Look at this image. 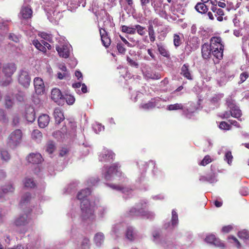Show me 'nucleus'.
<instances>
[{"label": "nucleus", "instance_id": "cd10ccee", "mask_svg": "<svg viewBox=\"0 0 249 249\" xmlns=\"http://www.w3.org/2000/svg\"><path fill=\"white\" fill-rule=\"evenodd\" d=\"M136 232L134 230V228L132 227H128L126 231V238L132 241L134 239L135 237Z\"/></svg>", "mask_w": 249, "mask_h": 249}, {"label": "nucleus", "instance_id": "680f3d73", "mask_svg": "<svg viewBox=\"0 0 249 249\" xmlns=\"http://www.w3.org/2000/svg\"><path fill=\"white\" fill-rule=\"evenodd\" d=\"M0 121L5 123L7 122L4 110L0 109Z\"/></svg>", "mask_w": 249, "mask_h": 249}, {"label": "nucleus", "instance_id": "f03ea898", "mask_svg": "<svg viewBox=\"0 0 249 249\" xmlns=\"http://www.w3.org/2000/svg\"><path fill=\"white\" fill-rule=\"evenodd\" d=\"M212 48V54L217 60L223 58L224 45L220 37L214 36L211 38L210 45Z\"/></svg>", "mask_w": 249, "mask_h": 249}, {"label": "nucleus", "instance_id": "864d4df0", "mask_svg": "<svg viewBox=\"0 0 249 249\" xmlns=\"http://www.w3.org/2000/svg\"><path fill=\"white\" fill-rule=\"evenodd\" d=\"M66 100L68 104L71 105L74 103L75 99L73 96L67 95H66Z\"/></svg>", "mask_w": 249, "mask_h": 249}, {"label": "nucleus", "instance_id": "4d7b16f0", "mask_svg": "<svg viewBox=\"0 0 249 249\" xmlns=\"http://www.w3.org/2000/svg\"><path fill=\"white\" fill-rule=\"evenodd\" d=\"M93 128L94 130V131L98 133L101 131L102 130H104V126H102L101 124H96L94 125Z\"/></svg>", "mask_w": 249, "mask_h": 249}, {"label": "nucleus", "instance_id": "aec40b11", "mask_svg": "<svg viewBox=\"0 0 249 249\" xmlns=\"http://www.w3.org/2000/svg\"><path fill=\"white\" fill-rule=\"evenodd\" d=\"M231 109V115L232 117L238 119L241 116V111L239 107L234 105H229Z\"/></svg>", "mask_w": 249, "mask_h": 249}, {"label": "nucleus", "instance_id": "4468645a", "mask_svg": "<svg viewBox=\"0 0 249 249\" xmlns=\"http://www.w3.org/2000/svg\"><path fill=\"white\" fill-rule=\"evenodd\" d=\"M114 157V154L111 151L104 149V152L99 157V160L102 162H109Z\"/></svg>", "mask_w": 249, "mask_h": 249}, {"label": "nucleus", "instance_id": "0e129e2a", "mask_svg": "<svg viewBox=\"0 0 249 249\" xmlns=\"http://www.w3.org/2000/svg\"><path fill=\"white\" fill-rule=\"evenodd\" d=\"M231 116V111H225L223 113L219 115L220 117H221L223 119H227L228 118Z\"/></svg>", "mask_w": 249, "mask_h": 249}, {"label": "nucleus", "instance_id": "bf43d9fd", "mask_svg": "<svg viewBox=\"0 0 249 249\" xmlns=\"http://www.w3.org/2000/svg\"><path fill=\"white\" fill-rule=\"evenodd\" d=\"M141 4L143 10H146L147 8V5L149 3L151 0H140Z\"/></svg>", "mask_w": 249, "mask_h": 249}, {"label": "nucleus", "instance_id": "dca6fc26", "mask_svg": "<svg viewBox=\"0 0 249 249\" xmlns=\"http://www.w3.org/2000/svg\"><path fill=\"white\" fill-rule=\"evenodd\" d=\"M49 20L55 24H57L58 21L62 18V14L59 11L54 10L52 14L48 15Z\"/></svg>", "mask_w": 249, "mask_h": 249}, {"label": "nucleus", "instance_id": "c85d7f7f", "mask_svg": "<svg viewBox=\"0 0 249 249\" xmlns=\"http://www.w3.org/2000/svg\"><path fill=\"white\" fill-rule=\"evenodd\" d=\"M158 51L163 56L169 58L170 56L169 51L167 50L166 47L164 46L157 45Z\"/></svg>", "mask_w": 249, "mask_h": 249}, {"label": "nucleus", "instance_id": "3c124183", "mask_svg": "<svg viewBox=\"0 0 249 249\" xmlns=\"http://www.w3.org/2000/svg\"><path fill=\"white\" fill-rule=\"evenodd\" d=\"M232 158L233 157L231 152L228 151L226 153L225 155V160L227 161L229 164H231V163Z\"/></svg>", "mask_w": 249, "mask_h": 249}, {"label": "nucleus", "instance_id": "09e8293b", "mask_svg": "<svg viewBox=\"0 0 249 249\" xmlns=\"http://www.w3.org/2000/svg\"><path fill=\"white\" fill-rule=\"evenodd\" d=\"M221 129L230 130L231 128V125L225 122H221L219 125Z\"/></svg>", "mask_w": 249, "mask_h": 249}, {"label": "nucleus", "instance_id": "4c0bfd02", "mask_svg": "<svg viewBox=\"0 0 249 249\" xmlns=\"http://www.w3.org/2000/svg\"><path fill=\"white\" fill-rule=\"evenodd\" d=\"M156 107V104L154 102H149L147 103L142 104L141 107L145 110H149L154 108Z\"/></svg>", "mask_w": 249, "mask_h": 249}, {"label": "nucleus", "instance_id": "9b49d317", "mask_svg": "<svg viewBox=\"0 0 249 249\" xmlns=\"http://www.w3.org/2000/svg\"><path fill=\"white\" fill-rule=\"evenodd\" d=\"M32 10L28 5H23L20 12V15L23 19L30 18L32 16Z\"/></svg>", "mask_w": 249, "mask_h": 249}, {"label": "nucleus", "instance_id": "7ed1b4c3", "mask_svg": "<svg viewBox=\"0 0 249 249\" xmlns=\"http://www.w3.org/2000/svg\"><path fill=\"white\" fill-rule=\"evenodd\" d=\"M16 70V67L13 63H8L3 67L2 71L6 77L5 80L0 81V84L2 86H7L12 82L11 76Z\"/></svg>", "mask_w": 249, "mask_h": 249}, {"label": "nucleus", "instance_id": "ea45409f", "mask_svg": "<svg viewBox=\"0 0 249 249\" xmlns=\"http://www.w3.org/2000/svg\"><path fill=\"white\" fill-rule=\"evenodd\" d=\"M173 42L174 46L177 48L181 44L180 36L178 34H174L173 36Z\"/></svg>", "mask_w": 249, "mask_h": 249}, {"label": "nucleus", "instance_id": "c03bdc74", "mask_svg": "<svg viewBox=\"0 0 249 249\" xmlns=\"http://www.w3.org/2000/svg\"><path fill=\"white\" fill-rule=\"evenodd\" d=\"M238 237L242 239H247L249 238V232L246 230L238 232Z\"/></svg>", "mask_w": 249, "mask_h": 249}, {"label": "nucleus", "instance_id": "338daca9", "mask_svg": "<svg viewBox=\"0 0 249 249\" xmlns=\"http://www.w3.org/2000/svg\"><path fill=\"white\" fill-rule=\"evenodd\" d=\"M232 229V227L230 225H228L227 226H225L223 227L222 229V231L224 232H230Z\"/></svg>", "mask_w": 249, "mask_h": 249}, {"label": "nucleus", "instance_id": "5701e85b", "mask_svg": "<svg viewBox=\"0 0 249 249\" xmlns=\"http://www.w3.org/2000/svg\"><path fill=\"white\" fill-rule=\"evenodd\" d=\"M144 76L147 79H151L153 80H158L161 77V74L159 72L150 71H146Z\"/></svg>", "mask_w": 249, "mask_h": 249}, {"label": "nucleus", "instance_id": "2f4dec72", "mask_svg": "<svg viewBox=\"0 0 249 249\" xmlns=\"http://www.w3.org/2000/svg\"><path fill=\"white\" fill-rule=\"evenodd\" d=\"M121 31L126 34H135V30L134 27H129L126 25H123L121 26Z\"/></svg>", "mask_w": 249, "mask_h": 249}, {"label": "nucleus", "instance_id": "2eb2a0df", "mask_svg": "<svg viewBox=\"0 0 249 249\" xmlns=\"http://www.w3.org/2000/svg\"><path fill=\"white\" fill-rule=\"evenodd\" d=\"M205 241L206 242L213 244L215 246L217 247H223L224 245L222 242L219 239H217L215 238L214 235L211 234L208 235L206 238Z\"/></svg>", "mask_w": 249, "mask_h": 249}, {"label": "nucleus", "instance_id": "f704fd0d", "mask_svg": "<svg viewBox=\"0 0 249 249\" xmlns=\"http://www.w3.org/2000/svg\"><path fill=\"white\" fill-rule=\"evenodd\" d=\"M183 106L181 104H175L173 105H170L167 107V109L169 110H175L178 109H183Z\"/></svg>", "mask_w": 249, "mask_h": 249}, {"label": "nucleus", "instance_id": "603ef678", "mask_svg": "<svg viewBox=\"0 0 249 249\" xmlns=\"http://www.w3.org/2000/svg\"><path fill=\"white\" fill-rule=\"evenodd\" d=\"M1 158L2 160L7 161L10 159V155L7 151L2 150L1 151Z\"/></svg>", "mask_w": 249, "mask_h": 249}, {"label": "nucleus", "instance_id": "6e6d98bb", "mask_svg": "<svg viewBox=\"0 0 249 249\" xmlns=\"http://www.w3.org/2000/svg\"><path fill=\"white\" fill-rule=\"evenodd\" d=\"M13 105V99L10 97L7 96L5 98V105L7 107L9 108L12 107Z\"/></svg>", "mask_w": 249, "mask_h": 249}, {"label": "nucleus", "instance_id": "69168bd1", "mask_svg": "<svg viewBox=\"0 0 249 249\" xmlns=\"http://www.w3.org/2000/svg\"><path fill=\"white\" fill-rule=\"evenodd\" d=\"M9 38L10 39H11L12 40L14 41L15 42H17L18 41V37L13 34H10L9 36Z\"/></svg>", "mask_w": 249, "mask_h": 249}, {"label": "nucleus", "instance_id": "e2e57ef3", "mask_svg": "<svg viewBox=\"0 0 249 249\" xmlns=\"http://www.w3.org/2000/svg\"><path fill=\"white\" fill-rule=\"evenodd\" d=\"M150 40L151 42H154L156 40L155 31L148 32Z\"/></svg>", "mask_w": 249, "mask_h": 249}, {"label": "nucleus", "instance_id": "a211bd4d", "mask_svg": "<svg viewBox=\"0 0 249 249\" xmlns=\"http://www.w3.org/2000/svg\"><path fill=\"white\" fill-rule=\"evenodd\" d=\"M53 116L55 123L57 124H60L64 119L63 114L62 113L60 108L59 107H57L54 109Z\"/></svg>", "mask_w": 249, "mask_h": 249}, {"label": "nucleus", "instance_id": "f8f14e48", "mask_svg": "<svg viewBox=\"0 0 249 249\" xmlns=\"http://www.w3.org/2000/svg\"><path fill=\"white\" fill-rule=\"evenodd\" d=\"M201 53L204 59H208L212 54V48L208 43H205L201 47Z\"/></svg>", "mask_w": 249, "mask_h": 249}, {"label": "nucleus", "instance_id": "c756f323", "mask_svg": "<svg viewBox=\"0 0 249 249\" xmlns=\"http://www.w3.org/2000/svg\"><path fill=\"white\" fill-rule=\"evenodd\" d=\"M33 44L38 50L44 53L46 52L47 49L46 47L42 44V40H41V42H40L37 40H34L33 41Z\"/></svg>", "mask_w": 249, "mask_h": 249}, {"label": "nucleus", "instance_id": "de8ad7c7", "mask_svg": "<svg viewBox=\"0 0 249 249\" xmlns=\"http://www.w3.org/2000/svg\"><path fill=\"white\" fill-rule=\"evenodd\" d=\"M126 60L129 64L132 67H135L136 68H138L139 67V64L137 62H136L135 60H133L130 58L129 56H127Z\"/></svg>", "mask_w": 249, "mask_h": 249}, {"label": "nucleus", "instance_id": "4be33fe9", "mask_svg": "<svg viewBox=\"0 0 249 249\" xmlns=\"http://www.w3.org/2000/svg\"><path fill=\"white\" fill-rule=\"evenodd\" d=\"M189 67L188 64H184L181 68V74L188 79L192 80V77Z\"/></svg>", "mask_w": 249, "mask_h": 249}, {"label": "nucleus", "instance_id": "412c9836", "mask_svg": "<svg viewBox=\"0 0 249 249\" xmlns=\"http://www.w3.org/2000/svg\"><path fill=\"white\" fill-rule=\"evenodd\" d=\"M105 239L104 235L102 232L97 233L94 237V242L98 247H100L104 243Z\"/></svg>", "mask_w": 249, "mask_h": 249}, {"label": "nucleus", "instance_id": "7c9ffc66", "mask_svg": "<svg viewBox=\"0 0 249 249\" xmlns=\"http://www.w3.org/2000/svg\"><path fill=\"white\" fill-rule=\"evenodd\" d=\"M223 97V95L222 94H215L211 99V103L217 107L219 105V101Z\"/></svg>", "mask_w": 249, "mask_h": 249}, {"label": "nucleus", "instance_id": "49530a36", "mask_svg": "<svg viewBox=\"0 0 249 249\" xmlns=\"http://www.w3.org/2000/svg\"><path fill=\"white\" fill-rule=\"evenodd\" d=\"M127 38L130 42L129 47H133L137 45L139 43V41L133 37L127 36Z\"/></svg>", "mask_w": 249, "mask_h": 249}, {"label": "nucleus", "instance_id": "6ab92c4d", "mask_svg": "<svg viewBox=\"0 0 249 249\" xmlns=\"http://www.w3.org/2000/svg\"><path fill=\"white\" fill-rule=\"evenodd\" d=\"M211 10L215 14V16H217V20L219 21H222L223 19V16L224 15V11L221 8H217L216 6H212Z\"/></svg>", "mask_w": 249, "mask_h": 249}, {"label": "nucleus", "instance_id": "f257e3e1", "mask_svg": "<svg viewBox=\"0 0 249 249\" xmlns=\"http://www.w3.org/2000/svg\"><path fill=\"white\" fill-rule=\"evenodd\" d=\"M89 188L81 190L77 194V198L81 201L82 216L84 220H93L94 218L93 208L91 207L87 196L90 194Z\"/></svg>", "mask_w": 249, "mask_h": 249}, {"label": "nucleus", "instance_id": "79ce46f5", "mask_svg": "<svg viewBox=\"0 0 249 249\" xmlns=\"http://www.w3.org/2000/svg\"><path fill=\"white\" fill-rule=\"evenodd\" d=\"M103 45L106 47L107 48L110 45L111 39L108 36H106L101 38Z\"/></svg>", "mask_w": 249, "mask_h": 249}, {"label": "nucleus", "instance_id": "39448f33", "mask_svg": "<svg viewBox=\"0 0 249 249\" xmlns=\"http://www.w3.org/2000/svg\"><path fill=\"white\" fill-rule=\"evenodd\" d=\"M145 206L140 208L138 206L137 208H133L130 211V215L131 216H142L143 218L153 219L155 217V214L150 211L144 210Z\"/></svg>", "mask_w": 249, "mask_h": 249}, {"label": "nucleus", "instance_id": "1a4fd4ad", "mask_svg": "<svg viewBox=\"0 0 249 249\" xmlns=\"http://www.w3.org/2000/svg\"><path fill=\"white\" fill-rule=\"evenodd\" d=\"M51 98L59 105L61 104L62 101L64 100L61 91L57 88H54L52 90Z\"/></svg>", "mask_w": 249, "mask_h": 249}, {"label": "nucleus", "instance_id": "6e6552de", "mask_svg": "<svg viewBox=\"0 0 249 249\" xmlns=\"http://www.w3.org/2000/svg\"><path fill=\"white\" fill-rule=\"evenodd\" d=\"M31 78L27 71L22 70L20 71L19 77L18 82L25 87H28L30 85Z\"/></svg>", "mask_w": 249, "mask_h": 249}, {"label": "nucleus", "instance_id": "0eeeda50", "mask_svg": "<svg viewBox=\"0 0 249 249\" xmlns=\"http://www.w3.org/2000/svg\"><path fill=\"white\" fill-rule=\"evenodd\" d=\"M70 45L64 42L56 45V50L59 55L63 58H68L70 55Z\"/></svg>", "mask_w": 249, "mask_h": 249}, {"label": "nucleus", "instance_id": "e433bc0d", "mask_svg": "<svg viewBox=\"0 0 249 249\" xmlns=\"http://www.w3.org/2000/svg\"><path fill=\"white\" fill-rule=\"evenodd\" d=\"M15 190L14 187L11 184H8L3 186L2 188V191L3 194H6L8 193H12Z\"/></svg>", "mask_w": 249, "mask_h": 249}, {"label": "nucleus", "instance_id": "8fccbe9b", "mask_svg": "<svg viewBox=\"0 0 249 249\" xmlns=\"http://www.w3.org/2000/svg\"><path fill=\"white\" fill-rule=\"evenodd\" d=\"M212 161V160L210 157L208 155L206 156L201 161L200 165L202 166H205L208 163H210Z\"/></svg>", "mask_w": 249, "mask_h": 249}, {"label": "nucleus", "instance_id": "774afa93", "mask_svg": "<svg viewBox=\"0 0 249 249\" xmlns=\"http://www.w3.org/2000/svg\"><path fill=\"white\" fill-rule=\"evenodd\" d=\"M75 75L79 80H83V76L82 73L79 71H76L75 72Z\"/></svg>", "mask_w": 249, "mask_h": 249}, {"label": "nucleus", "instance_id": "473e14b6", "mask_svg": "<svg viewBox=\"0 0 249 249\" xmlns=\"http://www.w3.org/2000/svg\"><path fill=\"white\" fill-rule=\"evenodd\" d=\"M24 184L27 188H32L35 186V183L32 178H26L24 181Z\"/></svg>", "mask_w": 249, "mask_h": 249}, {"label": "nucleus", "instance_id": "20e7f679", "mask_svg": "<svg viewBox=\"0 0 249 249\" xmlns=\"http://www.w3.org/2000/svg\"><path fill=\"white\" fill-rule=\"evenodd\" d=\"M22 133L20 129H16L13 131L9 136L7 144L11 148H15L21 142Z\"/></svg>", "mask_w": 249, "mask_h": 249}, {"label": "nucleus", "instance_id": "ddd939ff", "mask_svg": "<svg viewBox=\"0 0 249 249\" xmlns=\"http://www.w3.org/2000/svg\"><path fill=\"white\" fill-rule=\"evenodd\" d=\"M28 161L33 164H38L42 161V157L38 153H31L28 157Z\"/></svg>", "mask_w": 249, "mask_h": 249}, {"label": "nucleus", "instance_id": "f3484780", "mask_svg": "<svg viewBox=\"0 0 249 249\" xmlns=\"http://www.w3.org/2000/svg\"><path fill=\"white\" fill-rule=\"evenodd\" d=\"M50 122V117L46 114L41 115L38 119V125L41 128L46 127Z\"/></svg>", "mask_w": 249, "mask_h": 249}, {"label": "nucleus", "instance_id": "bb28decb", "mask_svg": "<svg viewBox=\"0 0 249 249\" xmlns=\"http://www.w3.org/2000/svg\"><path fill=\"white\" fill-rule=\"evenodd\" d=\"M203 2H198L195 6V9L199 13L203 14L207 12L208 8Z\"/></svg>", "mask_w": 249, "mask_h": 249}, {"label": "nucleus", "instance_id": "5fc2aeb1", "mask_svg": "<svg viewBox=\"0 0 249 249\" xmlns=\"http://www.w3.org/2000/svg\"><path fill=\"white\" fill-rule=\"evenodd\" d=\"M117 48L118 52L121 54H124L126 49L121 43H118L117 45Z\"/></svg>", "mask_w": 249, "mask_h": 249}, {"label": "nucleus", "instance_id": "c9c22d12", "mask_svg": "<svg viewBox=\"0 0 249 249\" xmlns=\"http://www.w3.org/2000/svg\"><path fill=\"white\" fill-rule=\"evenodd\" d=\"M178 223V215L177 213L175 210L172 212V225L174 227Z\"/></svg>", "mask_w": 249, "mask_h": 249}, {"label": "nucleus", "instance_id": "423d86ee", "mask_svg": "<svg viewBox=\"0 0 249 249\" xmlns=\"http://www.w3.org/2000/svg\"><path fill=\"white\" fill-rule=\"evenodd\" d=\"M122 173L118 169V164H113L109 168H106L104 178L106 180H111L115 176H120Z\"/></svg>", "mask_w": 249, "mask_h": 249}, {"label": "nucleus", "instance_id": "b1692460", "mask_svg": "<svg viewBox=\"0 0 249 249\" xmlns=\"http://www.w3.org/2000/svg\"><path fill=\"white\" fill-rule=\"evenodd\" d=\"M27 216L26 215H23L16 218L15 220L14 224L17 226H20L24 225L27 222Z\"/></svg>", "mask_w": 249, "mask_h": 249}, {"label": "nucleus", "instance_id": "72a5a7b5", "mask_svg": "<svg viewBox=\"0 0 249 249\" xmlns=\"http://www.w3.org/2000/svg\"><path fill=\"white\" fill-rule=\"evenodd\" d=\"M134 29L135 30V32H137V33L141 36H143L146 33V30L145 27L141 26L140 25H135Z\"/></svg>", "mask_w": 249, "mask_h": 249}, {"label": "nucleus", "instance_id": "37998d69", "mask_svg": "<svg viewBox=\"0 0 249 249\" xmlns=\"http://www.w3.org/2000/svg\"><path fill=\"white\" fill-rule=\"evenodd\" d=\"M31 199V196L29 193L25 194L21 197L20 204L21 205H23L27 203L30 199Z\"/></svg>", "mask_w": 249, "mask_h": 249}, {"label": "nucleus", "instance_id": "052dcab7", "mask_svg": "<svg viewBox=\"0 0 249 249\" xmlns=\"http://www.w3.org/2000/svg\"><path fill=\"white\" fill-rule=\"evenodd\" d=\"M229 239L232 240L233 242L236 244L237 248H240L241 245L236 237L233 236H230L229 237Z\"/></svg>", "mask_w": 249, "mask_h": 249}, {"label": "nucleus", "instance_id": "13d9d810", "mask_svg": "<svg viewBox=\"0 0 249 249\" xmlns=\"http://www.w3.org/2000/svg\"><path fill=\"white\" fill-rule=\"evenodd\" d=\"M249 77V74L247 72H244L241 73L240 75V81L239 83H242L246 80Z\"/></svg>", "mask_w": 249, "mask_h": 249}, {"label": "nucleus", "instance_id": "9d476101", "mask_svg": "<svg viewBox=\"0 0 249 249\" xmlns=\"http://www.w3.org/2000/svg\"><path fill=\"white\" fill-rule=\"evenodd\" d=\"M35 89L37 94H41L44 90V84L43 80L39 77H36L34 80Z\"/></svg>", "mask_w": 249, "mask_h": 249}, {"label": "nucleus", "instance_id": "393cba45", "mask_svg": "<svg viewBox=\"0 0 249 249\" xmlns=\"http://www.w3.org/2000/svg\"><path fill=\"white\" fill-rule=\"evenodd\" d=\"M32 138L37 142H40L42 139V133L38 129L34 130L32 133Z\"/></svg>", "mask_w": 249, "mask_h": 249}, {"label": "nucleus", "instance_id": "a19ab883", "mask_svg": "<svg viewBox=\"0 0 249 249\" xmlns=\"http://www.w3.org/2000/svg\"><path fill=\"white\" fill-rule=\"evenodd\" d=\"M55 149L54 144L52 142H49L46 145V151L49 154H52L53 152Z\"/></svg>", "mask_w": 249, "mask_h": 249}, {"label": "nucleus", "instance_id": "a18cd8bd", "mask_svg": "<svg viewBox=\"0 0 249 249\" xmlns=\"http://www.w3.org/2000/svg\"><path fill=\"white\" fill-rule=\"evenodd\" d=\"M107 185L111 188L113 189L116 190L117 191H122L123 193H124L127 190L119 185H117L113 184H107Z\"/></svg>", "mask_w": 249, "mask_h": 249}, {"label": "nucleus", "instance_id": "a878e982", "mask_svg": "<svg viewBox=\"0 0 249 249\" xmlns=\"http://www.w3.org/2000/svg\"><path fill=\"white\" fill-rule=\"evenodd\" d=\"M199 180L202 182L207 181L210 183H214L217 181L214 175H208L206 176H201Z\"/></svg>", "mask_w": 249, "mask_h": 249}, {"label": "nucleus", "instance_id": "58836bf2", "mask_svg": "<svg viewBox=\"0 0 249 249\" xmlns=\"http://www.w3.org/2000/svg\"><path fill=\"white\" fill-rule=\"evenodd\" d=\"M79 249H89V240L88 238L83 239Z\"/></svg>", "mask_w": 249, "mask_h": 249}]
</instances>
